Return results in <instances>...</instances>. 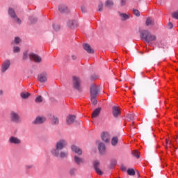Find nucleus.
Segmentation results:
<instances>
[{
  "mask_svg": "<svg viewBox=\"0 0 178 178\" xmlns=\"http://www.w3.org/2000/svg\"><path fill=\"white\" fill-rule=\"evenodd\" d=\"M66 145H67V142L66 140L61 139L58 140L56 143L55 148L51 150V155H53V156H56V158H59V152H60L63 148H65Z\"/></svg>",
  "mask_w": 178,
  "mask_h": 178,
  "instance_id": "obj_1",
  "label": "nucleus"
},
{
  "mask_svg": "<svg viewBox=\"0 0 178 178\" xmlns=\"http://www.w3.org/2000/svg\"><path fill=\"white\" fill-rule=\"evenodd\" d=\"M140 38L147 44H149L152 41H156V36L150 33L147 30L140 31Z\"/></svg>",
  "mask_w": 178,
  "mask_h": 178,
  "instance_id": "obj_2",
  "label": "nucleus"
},
{
  "mask_svg": "<svg viewBox=\"0 0 178 178\" xmlns=\"http://www.w3.org/2000/svg\"><path fill=\"white\" fill-rule=\"evenodd\" d=\"M8 15L15 23H17V24H20L22 23V20H20V18L17 17V15H16V13L15 12V10H13V8H8Z\"/></svg>",
  "mask_w": 178,
  "mask_h": 178,
  "instance_id": "obj_3",
  "label": "nucleus"
},
{
  "mask_svg": "<svg viewBox=\"0 0 178 178\" xmlns=\"http://www.w3.org/2000/svg\"><path fill=\"white\" fill-rule=\"evenodd\" d=\"M10 118L11 122H13V123H20V122H22V118H20V115H19V113L15 111H11L10 114Z\"/></svg>",
  "mask_w": 178,
  "mask_h": 178,
  "instance_id": "obj_4",
  "label": "nucleus"
},
{
  "mask_svg": "<svg viewBox=\"0 0 178 178\" xmlns=\"http://www.w3.org/2000/svg\"><path fill=\"white\" fill-rule=\"evenodd\" d=\"M81 81H80V78L77 76L73 77V87L75 88V90H78V91H80L81 90Z\"/></svg>",
  "mask_w": 178,
  "mask_h": 178,
  "instance_id": "obj_5",
  "label": "nucleus"
},
{
  "mask_svg": "<svg viewBox=\"0 0 178 178\" xmlns=\"http://www.w3.org/2000/svg\"><path fill=\"white\" fill-rule=\"evenodd\" d=\"M29 59L31 60H34V62H35L36 63H41V62L42 61V58H41V56L34 53H31L29 54Z\"/></svg>",
  "mask_w": 178,
  "mask_h": 178,
  "instance_id": "obj_6",
  "label": "nucleus"
},
{
  "mask_svg": "<svg viewBox=\"0 0 178 178\" xmlns=\"http://www.w3.org/2000/svg\"><path fill=\"white\" fill-rule=\"evenodd\" d=\"M93 166H94V169H95L96 173H97V175H99V176H102V175H104V172L99 168V161L98 160H95L93 162Z\"/></svg>",
  "mask_w": 178,
  "mask_h": 178,
  "instance_id": "obj_7",
  "label": "nucleus"
},
{
  "mask_svg": "<svg viewBox=\"0 0 178 178\" xmlns=\"http://www.w3.org/2000/svg\"><path fill=\"white\" fill-rule=\"evenodd\" d=\"M9 67H10V60H4L1 65V73H5V72L9 69Z\"/></svg>",
  "mask_w": 178,
  "mask_h": 178,
  "instance_id": "obj_8",
  "label": "nucleus"
},
{
  "mask_svg": "<svg viewBox=\"0 0 178 178\" xmlns=\"http://www.w3.org/2000/svg\"><path fill=\"white\" fill-rule=\"evenodd\" d=\"M10 144H14L15 145H20L22 140L17 137L11 136L8 140Z\"/></svg>",
  "mask_w": 178,
  "mask_h": 178,
  "instance_id": "obj_9",
  "label": "nucleus"
},
{
  "mask_svg": "<svg viewBox=\"0 0 178 178\" xmlns=\"http://www.w3.org/2000/svg\"><path fill=\"white\" fill-rule=\"evenodd\" d=\"M98 87L95 85H92L90 87V97H96L98 95Z\"/></svg>",
  "mask_w": 178,
  "mask_h": 178,
  "instance_id": "obj_10",
  "label": "nucleus"
},
{
  "mask_svg": "<svg viewBox=\"0 0 178 178\" xmlns=\"http://www.w3.org/2000/svg\"><path fill=\"white\" fill-rule=\"evenodd\" d=\"M38 80L40 83H45L47 81V80H48V76L47 75V73L43 72V73L39 74L38 76Z\"/></svg>",
  "mask_w": 178,
  "mask_h": 178,
  "instance_id": "obj_11",
  "label": "nucleus"
},
{
  "mask_svg": "<svg viewBox=\"0 0 178 178\" xmlns=\"http://www.w3.org/2000/svg\"><path fill=\"white\" fill-rule=\"evenodd\" d=\"M47 120L45 117L38 116L33 121V124H42V123H44Z\"/></svg>",
  "mask_w": 178,
  "mask_h": 178,
  "instance_id": "obj_12",
  "label": "nucleus"
},
{
  "mask_svg": "<svg viewBox=\"0 0 178 178\" xmlns=\"http://www.w3.org/2000/svg\"><path fill=\"white\" fill-rule=\"evenodd\" d=\"M102 140L104 141V143H109V140H111V135L108 132H103L101 135Z\"/></svg>",
  "mask_w": 178,
  "mask_h": 178,
  "instance_id": "obj_13",
  "label": "nucleus"
},
{
  "mask_svg": "<svg viewBox=\"0 0 178 178\" xmlns=\"http://www.w3.org/2000/svg\"><path fill=\"white\" fill-rule=\"evenodd\" d=\"M72 151L74 152L75 154H77V155H81L83 154V150L80 149V147L76 146V145H72L71 147Z\"/></svg>",
  "mask_w": 178,
  "mask_h": 178,
  "instance_id": "obj_14",
  "label": "nucleus"
},
{
  "mask_svg": "<svg viewBox=\"0 0 178 178\" xmlns=\"http://www.w3.org/2000/svg\"><path fill=\"white\" fill-rule=\"evenodd\" d=\"M67 26L70 29H74V27H77L79 26V22L76 20H69L67 22Z\"/></svg>",
  "mask_w": 178,
  "mask_h": 178,
  "instance_id": "obj_15",
  "label": "nucleus"
},
{
  "mask_svg": "<svg viewBox=\"0 0 178 178\" xmlns=\"http://www.w3.org/2000/svg\"><path fill=\"white\" fill-rule=\"evenodd\" d=\"M83 49L88 52V54H94V49L91 48V46L90 44L85 43L83 44Z\"/></svg>",
  "mask_w": 178,
  "mask_h": 178,
  "instance_id": "obj_16",
  "label": "nucleus"
},
{
  "mask_svg": "<svg viewBox=\"0 0 178 178\" xmlns=\"http://www.w3.org/2000/svg\"><path fill=\"white\" fill-rule=\"evenodd\" d=\"M74 120H76V115H70L66 119L67 124H72L74 123Z\"/></svg>",
  "mask_w": 178,
  "mask_h": 178,
  "instance_id": "obj_17",
  "label": "nucleus"
},
{
  "mask_svg": "<svg viewBox=\"0 0 178 178\" xmlns=\"http://www.w3.org/2000/svg\"><path fill=\"white\" fill-rule=\"evenodd\" d=\"M104 5L106 8H108V9H112L113 8V0H106L104 3Z\"/></svg>",
  "mask_w": 178,
  "mask_h": 178,
  "instance_id": "obj_18",
  "label": "nucleus"
},
{
  "mask_svg": "<svg viewBox=\"0 0 178 178\" xmlns=\"http://www.w3.org/2000/svg\"><path fill=\"white\" fill-rule=\"evenodd\" d=\"M74 161L76 165H81V163H84V159L79 157L78 156H74Z\"/></svg>",
  "mask_w": 178,
  "mask_h": 178,
  "instance_id": "obj_19",
  "label": "nucleus"
},
{
  "mask_svg": "<svg viewBox=\"0 0 178 178\" xmlns=\"http://www.w3.org/2000/svg\"><path fill=\"white\" fill-rule=\"evenodd\" d=\"M120 113V109H119L116 106L113 107V115L114 118H118L119 116V114Z\"/></svg>",
  "mask_w": 178,
  "mask_h": 178,
  "instance_id": "obj_20",
  "label": "nucleus"
},
{
  "mask_svg": "<svg viewBox=\"0 0 178 178\" xmlns=\"http://www.w3.org/2000/svg\"><path fill=\"white\" fill-rule=\"evenodd\" d=\"M98 149L100 154H105V149H106L105 144H104L103 143H99Z\"/></svg>",
  "mask_w": 178,
  "mask_h": 178,
  "instance_id": "obj_21",
  "label": "nucleus"
},
{
  "mask_svg": "<svg viewBox=\"0 0 178 178\" xmlns=\"http://www.w3.org/2000/svg\"><path fill=\"white\" fill-rule=\"evenodd\" d=\"M50 120L51 121L52 124H59V119L54 115L50 116Z\"/></svg>",
  "mask_w": 178,
  "mask_h": 178,
  "instance_id": "obj_22",
  "label": "nucleus"
},
{
  "mask_svg": "<svg viewBox=\"0 0 178 178\" xmlns=\"http://www.w3.org/2000/svg\"><path fill=\"white\" fill-rule=\"evenodd\" d=\"M120 17L121 18V20L124 21L130 19V15L126 14V13H120Z\"/></svg>",
  "mask_w": 178,
  "mask_h": 178,
  "instance_id": "obj_23",
  "label": "nucleus"
},
{
  "mask_svg": "<svg viewBox=\"0 0 178 178\" xmlns=\"http://www.w3.org/2000/svg\"><path fill=\"white\" fill-rule=\"evenodd\" d=\"M58 10L59 12H61V13H65L67 12V7L65 5H60L58 6Z\"/></svg>",
  "mask_w": 178,
  "mask_h": 178,
  "instance_id": "obj_24",
  "label": "nucleus"
},
{
  "mask_svg": "<svg viewBox=\"0 0 178 178\" xmlns=\"http://www.w3.org/2000/svg\"><path fill=\"white\" fill-rule=\"evenodd\" d=\"M118 143H119V138H118V136L113 137L111 139V145L113 147H115V146L118 145Z\"/></svg>",
  "mask_w": 178,
  "mask_h": 178,
  "instance_id": "obj_25",
  "label": "nucleus"
},
{
  "mask_svg": "<svg viewBox=\"0 0 178 178\" xmlns=\"http://www.w3.org/2000/svg\"><path fill=\"white\" fill-rule=\"evenodd\" d=\"M100 112H101V108H96L92 114V118H97V116L99 115Z\"/></svg>",
  "mask_w": 178,
  "mask_h": 178,
  "instance_id": "obj_26",
  "label": "nucleus"
},
{
  "mask_svg": "<svg viewBox=\"0 0 178 178\" xmlns=\"http://www.w3.org/2000/svg\"><path fill=\"white\" fill-rule=\"evenodd\" d=\"M20 96H21V98H22L23 99H27V98L30 97V93L27 92H21Z\"/></svg>",
  "mask_w": 178,
  "mask_h": 178,
  "instance_id": "obj_27",
  "label": "nucleus"
},
{
  "mask_svg": "<svg viewBox=\"0 0 178 178\" xmlns=\"http://www.w3.org/2000/svg\"><path fill=\"white\" fill-rule=\"evenodd\" d=\"M69 155V153L67 152H59V156L60 158H67V156Z\"/></svg>",
  "mask_w": 178,
  "mask_h": 178,
  "instance_id": "obj_28",
  "label": "nucleus"
},
{
  "mask_svg": "<svg viewBox=\"0 0 178 178\" xmlns=\"http://www.w3.org/2000/svg\"><path fill=\"white\" fill-rule=\"evenodd\" d=\"M127 172L129 176H135L136 175V171L133 168L128 169Z\"/></svg>",
  "mask_w": 178,
  "mask_h": 178,
  "instance_id": "obj_29",
  "label": "nucleus"
},
{
  "mask_svg": "<svg viewBox=\"0 0 178 178\" xmlns=\"http://www.w3.org/2000/svg\"><path fill=\"white\" fill-rule=\"evenodd\" d=\"M154 24V20L152 18H147L146 19V26H153Z\"/></svg>",
  "mask_w": 178,
  "mask_h": 178,
  "instance_id": "obj_30",
  "label": "nucleus"
},
{
  "mask_svg": "<svg viewBox=\"0 0 178 178\" xmlns=\"http://www.w3.org/2000/svg\"><path fill=\"white\" fill-rule=\"evenodd\" d=\"M131 154L134 156H135L136 158H137V159H138V158H140V152H138L137 150L132 151Z\"/></svg>",
  "mask_w": 178,
  "mask_h": 178,
  "instance_id": "obj_31",
  "label": "nucleus"
},
{
  "mask_svg": "<svg viewBox=\"0 0 178 178\" xmlns=\"http://www.w3.org/2000/svg\"><path fill=\"white\" fill-rule=\"evenodd\" d=\"M127 119L129 122H133L134 120V114H128Z\"/></svg>",
  "mask_w": 178,
  "mask_h": 178,
  "instance_id": "obj_32",
  "label": "nucleus"
},
{
  "mask_svg": "<svg viewBox=\"0 0 178 178\" xmlns=\"http://www.w3.org/2000/svg\"><path fill=\"white\" fill-rule=\"evenodd\" d=\"M30 54H29V53L27 51H24L23 54V60H26V59H29V58H30Z\"/></svg>",
  "mask_w": 178,
  "mask_h": 178,
  "instance_id": "obj_33",
  "label": "nucleus"
},
{
  "mask_svg": "<svg viewBox=\"0 0 178 178\" xmlns=\"http://www.w3.org/2000/svg\"><path fill=\"white\" fill-rule=\"evenodd\" d=\"M35 102H36V104H41V102H42V97L38 96V97H36L35 99Z\"/></svg>",
  "mask_w": 178,
  "mask_h": 178,
  "instance_id": "obj_34",
  "label": "nucleus"
},
{
  "mask_svg": "<svg viewBox=\"0 0 178 178\" xmlns=\"http://www.w3.org/2000/svg\"><path fill=\"white\" fill-rule=\"evenodd\" d=\"M104 8V4L102 3V2H99V5H98V10L99 12H102Z\"/></svg>",
  "mask_w": 178,
  "mask_h": 178,
  "instance_id": "obj_35",
  "label": "nucleus"
},
{
  "mask_svg": "<svg viewBox=\"0 0 178 178\" xmlns=\"http://www.w3.org/2000/svg\"><path fill=\"white\" fill-rule=\"evenodd\" d=\"M91 103L92 105H97V97H91Z\"/></svg>",
  "mask_w": 178,
  "mask_h": 178,
  "instance_id": "obj_36",
  "label": "nucleus"
},
{
  "mask_svg": "<svg viewBox=\"0 0 178 178\" xmlns=\"http://www.w3.org/2000/svg\"><path fill=\"white\" fill-rule=\"evenodd\" d=\"M13 52L15 54H17V52H20V47H13Z\"/></svg>",
  "mask_w": 178,
  "mask_h": 178,
  "instance_id": "obj_37",
  "label": "nucleus"
},
{
  "mask_svg": "<svg viewBox=\"0 0 178 178\" xmlns=\"http://www.w3.org/2000/svg\"><path fill=\"white\" fill-rule=\"evenodd\" d=\"M172 16L174 19H177L178 20V10L172 13Z\"/></svg>",
  "mask_w": 178,
  "mask_h": 178,
  "instance_id": "obj_38",
  "label": "nucleus"
},
{
  "mask_svg": "<svg viewBox=\"0 0 178 178\" xmlns=\"http://www.w3.org/2000/svg\"><path fill=\"white\" fill-rule=\"evenodd\" d=\"M53 29L56 31H58V30L60 29V26L58 24H54L53 25Z\"/></svg>",
  "mask_w": 178,
  "mask_h": 178,
  "instance_id": "obj_39",
  "label": "nucleus"
},
{
  "mask_svg": "<svg viewBox=\"0 0 178 178\" xmlns=\"http://www.w3.org/2000/svg\"><path fill=\"white\" fill-rule=\"evenodd\" d=\"M133 12H134V15H135V16H137V17L140 16V11H138V10L134 9Z\"/></svg>",
  "mask_w": 178,
  "mask_h": 178,
  "instance_id": "obj_40",
  "label": "nucleus"
},
{
  "mask_svg": "<svg viewBox=\"0 0 178 178\" xmlns=\"http://www.w3.org/2000/svg\"><path fill=\"white\" fill-rule=\"evenodd\" d=\"M20 41H22V40H20L19 37H16L15 38L14 42L17 44L20 42Z\"/></svg>",
  "mask_w": 178,
  "mask_h": 178,
  "instance_id": "obj_41",
  "label": "nucleus"
},
{
  "mask_svg": "<svg viewBox=\"0 0 178 178\" xmlns=\"http://www.w3.org/2000/svg\"><path fill=\"white\" fill-rule=\"evenodd\" d=\"M74 173H76V169L75 168H71L70 170V174L73 176V175H74Z\"/></svg>",
  "mask_w": 178,
  "mask_h": 178,
  "instance_id": "obj_42",
  "label": "nucleus"
},
{
  "mask_svg": "<svg viewBox=\"0 0 178 178\" xmlns=\"http://www.w3.org/2000/svg\"><path fill=\"white\" fill-rule=\"evenodd\" d=\"M127 3V0H121L120 1L121 6H126Z\"/></svg>",
  "mask_w": 178,
  "mask_h": 178,
  "instance_id": "obj_43",
  "label": "nucleus"
},
{
  "mask_svg": "<svg viewBox=\"0 0 178 178\" xmlns=\"http://www.w3.org/2000/svg\"><path fill=\"white\" fill-rule=\"evenodd\" d=\"M81 12H82L83 13H86V12H87V8H86V6H82L81 7Z\"/></svg>",
  "mask_w": 178,
  "mask_h": 178,
  "instance_id": "obj_44",
  "label": "nucleus"
},
{
  "mask_svg": "<svg viewBox=\"0 0 178 178\" xmlns=\"http://www.w3.org/2000/svg\"><path fill=\"white\" fill-rule=\"evenodd\" d=\"M168 29H173V24L172 22L168 23Z\"/></svg>",
  "mask_w": 178,
  "mask_h": 178,
  "instance_id": "obj_45",
  "label": "nucleus"
},
{
  "mask_svg": "<svg viewBox=\"0 0 178 178\" xmlns=\"http://www.w3.org/2000/svg\"><path fill=\"white\" fill-rule=\"evenodd\" d=\"M71 58L72 59V60H76V59H77V56L76 55H72Z\"/></svg>",
  "mask_w": 178,
  "mask_h": 178,
  "instance_id": "obj_46",
  "label": "nucleus"
},
{
  "mask_svg": "<svg viewBox=\"0 0 178 178\" xmlns=\"http://www.w3.org/2000/svg\"><path fill=\"white\" fill-rule=\"evenodd\" d=\"M121 170H122V172H126V170H127L126 167H125L124 165H122V166H121Z\"/></svg>",
  "mask_w": 178,
  "mask_h": 178,
  "instance_id": "obj_47",
  "label": "nucleus"
},
{
  "mask_svg": "<svg viewBox=\"0 0 178 178\" xmlns=\"http://www.w3.org/2000/svg\"><path fill=\"white\" fill-rule=\"evenodd\" d=\"M26 169H32L33 165H27L25 166Z\"/></svg>",
  "mask_w": 178,
  "mask_h": 178,
  "instance_id": "obj_48",
  "label": "nucleus"
},
{
  "mask_svg": "<svg viewBox=\"0 0 178 178\" xmlns=\"http://www.w3.org/2000/svg\"><path fill=\"white\" fill-rule=\"evenodd\" d=\"M29 19L31 20V23H35V21L37 20V18H35V19H33V21L31 19V17L29 18Z\"/></svg>",
  "mask_w": 178,
  "mask_h": 178,
  "instance_id": "obj_49",
  "label": "nucleus"
},
{
  "mask_svg": "<svg viewBox=\"0 0 178 178\" xmlns=\"http://www.w3.org/2000/svg\"><path fill=\"white\" fill-rule=\"evenodd\" d=\"M136 173H137V176H138V177H140V172L136 171Z\"/></svg>",
  "mask_w": 178,
  "mask_h": 178,
  "instance_id": "obj_50",
  "label": "nucleus"
},
{
  "mask_svg": "<svg viewBox=\"0 0 178 178\" xmlns=\"http://www.w3.org/2000/svg\"><path fill=\"white\" fill-rule=\"evenodd\" d=\"M166 143L167 144H170V142H169V140H166Z\"/></svg>",
  "mask_w": 178,
  "mask_h": 178,
  "instance_id": "obj_51",
  "label": "nucleus"
}]
</instances>
